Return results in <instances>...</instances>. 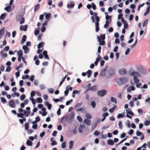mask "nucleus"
Masks as SVG:
<instances>
[{
	"label": "nucleus",
	"mask_w": 150,
	"mask_h": 150,
	"mask_svg": "<svg viewBox=\"0 0 150 150\" xmlns=\"http://www.w3.org/2000/svg\"><path fill=\"white\" fill-rule=\"evenodd\" d=\"M128 80L127 78L123 77L117 79L116 80V81L118 85H122L127 82Z\"/></svg>",
	"instance_id": "3"
},
{
	"label": "nucleus",
	"mask_w": 150,
	"mask_h": 150,
	"mask_svg": "<svg viewBox=\"0 0 150 150\" xmlns=\"http://www.w3.org/2000/svg\"><path fill=\"white\" fill-rule=\"evenodd\" d=\"M51 145L52 146H54L55 145H56L57 144V142L55 141H54L52 142L51 143Z\"/></svg>",
	"instance_id": "59"
},
{
	"label": "nucleus",
	"mask_w": 150,
	"mask_h": 150,
	"mask_svg": "<svg viewBox=\"0 0 150 150\" xmlns=\"http://www.w3.org/2000/svg\"><path fill=\"white\" fill-rule=\"evenodd\" d=\"M126 135V133H123L121 134L120 137L121 138H123L125 137Z\"/></svg>",
	"instance_id": "61"
},
{
	"label": "nucleus",
	"mask_w": 150,
	"mask_h": 150,
	"mask_svg": "<svg viewBox=\"0 0 150 150\" xmlns=\"http://www.w3.org/2000/svg\"><path fill=\"white\" fill-rule=\"evenodd\" d=\"M28 27V26L27 25H25L24 26L21 25L20 26V28L21 30L25 31L27 30Z\"/></svg>",
	"instance_id": "8"
},
{
	"label": "nucleus",
	"mask_w": 150,
	"mask_h": 150,
	"mask_svg": "<svg viewBox=\"0 0 150 150\" xmlns=\"http://www.w3.org/2000/svg\"><path fill=\"white\" fill-rule=\"evenodd\" d=\"M108 67V66H106L104 68L102 69L101 71H102V72H105L107 70Z\"/></svg>",
	"instance_id": "62"
},
{
	"label": "nucleus",
	"mask_w": 150,
	"mask_h": 150,
	"mask_svg": "<svg viewBox=\"0 0 150 150\" xmlns=\"http://www.w3.org/2000/svg\"><path fill=\"white\" fill-rule=\"evenodd\" d=\"M68 117L67 116H64L62 117L61 120V122L62 123H63L66 121L68 119Z\"/></svg>",
	"instance_id": "12"
},
{
	"label": "nucleus",
	"mask_w": 150,
	"mask_h": 150,
	"mask_svg": "<svg viewBox=\"0 0 150 150\" xmlns=\"http://www.w3.org/2000/svg\"><path fill=\"white\" fill-rule=\"evenodd\" d=\"M99 38H100V40H104L105 38V34L100 35Z\"/></svg>",
	"instance_id": "29"
},
{
	"label": "nucleus",
	"mask_w": 150,
	"mask_h": 150,
	"mask_svg": "<svg viewBox=\"0 0 150 150\" xmlns=\"http://www.w3.org/2000/svg\"><path fill=\"white\" fill-rule=\"evenodd\" d=\"M109 24V21H106V23L104 25V27L105 28H108V26Z\"/></svg>",
	"instance_id": "41"
},
{
	"label": "nucleus",
	"mask_w": 150,
	"mask_h": 150,
	"mask_svg": "<svg viewBox=\"0 0 150 150\" xmlns=\"http://www.w3.org/2000/svg\"><path fill=\"white\" fill-rule=\"evenodd\" d=\"M148 21V19H146L144 21V22H143V24H142V25H143V27H144V26H145V25H146V24L147 23Z\"/></svg>",
	"instance_id": "46"
},
{
	"label": "nucleus",
	"mask_w": 150,
	"mask_h": 150,
	"mask_svg": "<svg viewBox=\"0 0 150 150\" xmlns=\"http://www.w3.org/2000/svg\"><path fill=\"white\" fill-rule=\"evenodd\" d=\"M85 127L84 125H80L79 128V131L80 133H81L82 132L83 129Z\"/></svg>",
	"instance_id": "20"
},
{
	"label": "nucleus",
	"mask_w": 150,
	"mask_h": 150,
	"mask_svg": "<svg viewBox=\"0 0 150 150\" xmlns=\"http://www.w3.org/2000/svg\"><path fill=\"white\" fill-rule=\"evenodd\" d=\"M17 54L18 57H23V51L21 50L18 52Z\"/></svg>",
	"instance_id": "17"
},
{
	"label": "nucleus",
	"mask_w": 150,
	"mask_h": 150,
	"mask_svg": "<svg viewBox=\"0 0 150 150\" xmlns=\"http://www.w3.org/2000/svg\"><path fill=\"white\" fill-rule=\"evenodd\" d=\"M134 87L133 86H131L129 87L127 89V91L129 92H130L131 91L135 90Z\"/></svg>",
	"instance_id": "13"
},
{
	"label": "nucleus",
	"mask_w": 150,
	"mask_h": 150,
	"mask_svg": "<svg viewBox=\"0 0 150 150\" xmlns=\"http://www.w3.org/2000/svg\"><path fill=\"white\" fill-rule=\"evenodd\" d=\"M25 98V95L23 94L21 95L20 97V99L21 100H23Z\"/></svg>",
	"instance_id": "49"
},
{
	"label": "nucleus",
	"mask_w": 150,
	"mask_h": 150,
	"mask_svg": "<svg viewBox=\"0 0 150 150\" xmlns=\"http://www.w3.org/2000/svg\"><path fill=\"white\" fill-rule=\"evenodd\" d=\"M124 117V115H123L121 114H119L117 116V117L118 118H121V117Z\"/></svg>",
	"instance_id": "50"
},
{
	"label": "nucleus",
	"mask_w": 150,
	"mask_h": 150,
	"mask_svg": "<svg viewBox=\"0 0 150 150\" xmlns=\"http://www.w3.org/2000/svg\"><path fill=\"white\" fill-rule=\"evenodd\" d=\"M92 5V7L93 9L94 10H95L96 9V5L94 4V3H92L91 4Z\"/></svg>",
	"instance_id": "57"
},
{
	"label": "nucleus",
	"mask_w": 150,
	"mask_h": 150,
	"mask_svg": "<svg viewBox=\"0 0 150 150\" xmlns=\"http://www.w3.org/2000/svg\"><path fill=\"white\" fill-rule=\"evenodd\" d=\"M43 54L45 57L48 59H49V57L47 54V52L46 51H44L43 52Z\"/></svg>",
	"instance_id": "14"
},
{
	"label": "nucleus",
	"mask_w": 150,
	"mask_h": 150,
	"mask_svg": "<svg viewBox=\"0 0 150 150\" xmlns=\"http://www.w3.org/2000/svg\"><path fill=\"white\" fill-rule=\"evenodd\" d=\"M1 100L2 102L4 103L5 104L7 102V101L5 99V98L4 97H2L1 98Z\"/></svg>",
	"instance_id": "30"
},
{
	"label": "nucleus",
	"mask_w": 150,
	"mask_h": 150,
	"mask_svg": "<svg viewBox=\"0 0 150 150\" xmlns=\"http://www.w3.org/2000/svg\"><path fill=\"white\" fill-rule=\"evenodd\" d=\"M108 144L109 145H112L114 144V142L111 139H109L107 141Z\"/></svg>",
	"instance_id": "23"
},
{
	"label": "nucleus",
	"mask_w": 150,
	"mask_h": 150,
	"mask_svg": "<svg viewBox=\"0 0 150 150\" xmlns=\"http://www.w3.org/2000/svg\"><path fill=\"white\" fill-rule=\"evenodd\" d=\"M150 11V6H149L147 8L146 11L145 12L144 14V16L147 15L149 12Z\"/></svg>",
	"instance_id": "19"
},
{
	"label": "nucleus",
	"mask_w": 150,
	"mask_h": 150,
	"mask_svg": "<svg viewBox=\"0 0 150 150\" xmlns=\"http://www.w3.org/2000/svg\"><path fill=\"white\" fill-rule=\"evenodd\" d=\"M4 10L8 12H10L11 11V8L10 6H7L4 8Z\"/></svg>",
	"instance_id": "24"
},
{
	"label": "nucleus",
	"mask_w": 150,
	"mask_h": 150,
	"mask_svg": "<svg viewBox=\"0 0 150 150\" xmlns=\"http://www.w3.org/2000/svg\"><path fill=\"white\" fill-rule=\"evenodd\" d=\"M119 72L120 74L122 75H125L127 74V70L125 69H120Z\"/></svg>",
	"instance_id": "6"
},
{
	"label": "nucleus",
	"mask_w": 150,
	"mask_h": 150,
	"mask_svg": "<svg viewBox=\"0 0 150 150\" xmlns=\"http://www.w3.org/2000/svg\"><path fill=\"white\" fill-rule=\"evenodd\" d=\"M84 122L87 125H90L91 124V121L90 120L86 119L84 120Z\"/></svg>",
	"instance_id": "21"
},
{
	"label": "nucleus",
	"mask_w": 150,
	"mask_h": 150,
	"mask_svg": "<svg viewBox=\"0 0 150 150\" xmlns=\"http://www.w3.org/2000/svg\"><path fill=\"white\" fill-rule=\"evenodd\" d=\"M129 52H130V49L129 48H128L126 51L125 54L126 55H127L129 53Z\"/></svg>",
	"instance_id": "60"
},
{
	"label": "nucleus",
	"mask_w": 150,
	"mask_h": 150,
	"mask_svg": "<svg viewBox=\"0 0 150 150\" xmlns=\"http://www.w3.org/2000/svg\"><path fill=\"white\" fill-rule=\"evenodd\" d=\"M99 4L100 6H103L104 4V2L102 1H100L99 3Z\"/></svg>",
	"instance_id": "56"
},
{
	"label": "nucleus",
	"mask_w": 150,
	"mask_h": 150,
	"mask_svg": "<svg viewBox=\"0 0 150 150\" xmlns=\"http://www.w3.org/2000/svg\"><path fill=\"white\" fill-rule=\"evenodd\" d=\"M91 105L93 108H95L96 107V102L94 101H92L91 102Z\"/></svg>",
	"instance_id": "33"
},
{
	"label": "nucleus",
	"mask_w": 150,
	"mask_h": 150,
	"mask_svg": "<svg viewBox=\"0 0 150 150\" xmlns=\"http://www.w3.org/2000/svg\"><path fill=\"white\" fill-rule=\"evenodd\" d=\"M29 78V75H25V76L23 75L22 77V79H28Z\"/></svg>",
	"instance_id": "44"
},
{
	"label": "nucleus",
	"mask_w": 150,
	"mask_h": 150,
	"mask_svg": "<svg viewBox=\"0 0 150 150\" xmlns=\"http://www.w3.org/2000/svg\"><path fill=\"white\" fill-rule=\"evenodd\" d=\"M123 16V14L122 13H120V14H119L118 16V19H122V18H123L122 17Z\"/></svg>",
	"instance_id": "58"
},
{
	"label": "nucleus",
	"mask_w": 150,
	"mask_h": 150,
	"mask_svg": "<svg viewBox=\"0 0 150 150\" xmlns=\"http://www.w3.org/2000/svg\"><path fill=\"white\" fill-rule=\"evenodd\" d=\"M40 8V5L39 4H37L34 7V11H36L37 10H38Z\"/></svg>",
	"instance_id": "27"
},
{
	"label": "nucleus",
	"mask_w": 150,
	"mask_h": 150,
	"mask_svg": "<svg viewBox=\"0 0 150 150\" xmlns=\"http://www.w3.org/2000/svg\"><path fill=\"white\" fill-rule=\"evenodd\" d=\"M73 101L72 99H71L69 101H67L66 103V105H69L70 103L71 102Z\"/></svg>",
	"instance_id": "55"
},
{
	"label": "nucleus",
	"mask_w": 150,
	"mask_h": 150,
	"mask_svg": "<svg viewBox=\"0 0 150 150\" xmlns=\"http://www.w3.org/2000/svg\"><path fill=\"white\" fill-rule=\"evenodd\" d=\"M130 109H131L130 108H129L126 110V112L127 113L126 116L129 118H131L132 117L128 115V114H129L132 116H133L134 115V113L132 111L130 110Z\"/></svg>",
	"instance_id": "4"
},
{
	"label": "nucleus",
	"mask_w": 150,
	"mask_h": 150,
	"mask_svg": "<svg viewBox=\"0 0 150 150\" xmlns=\"http://www.w3.org/2000/svg\"><path fill=\"white\" fill-rule=\"evenodd\" d=\"M111 101L112 102H115V104L117 103V100L116 98H114L113 97L111 98Z\"/></svg>",
	"instance_id": "39"
},
{
	"label": "nucleus",
	"mask_w": 150,
	"mask_h": 150,
	"mask_svg": "<svg viewBox=\"0 0 150 150\" xmlns=\"http://www.w3.org/2000/svg\"><path fill=\"white\" fill-rule=\"evenodd\" d=\"M25 129L26 130H28V129L29 127V124L28 122L25 123Z\"/></svg>",
	"instance_id": "32"
},
{
	"label": "nucleus",
	"mask_w": 150,
	"mask_h": 150,
	"mask_svg": "<svg viewBox=\"0 0 150 150\" xmlns=\"http://www.w3.org/2000/svg\"><path fill=\"white\" fill-rule=\"evenodd\" d=\"M36 100L38 103H41L42 101V99L41 98H36Z\"/></svg>",
	"instance_id": "37"
},
{
	"label": "nucleus",
	"mask_w": 150,
	"mask_h": 150,
	"mask_svg": "<svg viewBox=\"0 0 150 150\" xmlns=\"http://www.w3.org/2000/svg\"><path fill=\"white\" fill-rule=\"evenodd\" d=\"M118 125L119 127V128L120 129H122V123L121 121H120L119 122Z\"/></svg>",
	"instance_id": "43"
},
{
	"label": "nucleus",
	"mask_w": 150,
	"mask_h": 150,
	"mask_svg": "<svg viewBox=\"0 0 150 150\" xmlns=\"http://www.w3.org/2000/svg\"><path fill=\"white\" fill-rule=\"evenodd\" d=\"M74 6V2L73 1H71L70 3H69L67 4V7L68 8H73Z\"/></svg>",
	"instance_id": "9"
},
{
	"label": "nucleus",
	"mask_w": 150,
	"mask_h": 150,
	"mask_svg": "<svg viewBox=\"0 0 150 150\" xmlns=\"http://www.w3.org/2000/svg\"><path fill=\"white\" fill-rule=\"evenodd\" d=\"M26 36L25 35H24L23 36L22 40L21 41V44H23L26 41Z\"/></svg>",
	"instance_id": "16"
},
{
	"label": "nucleus",
	"mask_w": 150,
	"mask_h": 150,
	"mask_svg": "<svg viewBox=\"0 0 150 150\" xmlns=\"http://www.w3.org/2000/svg\"><path fill=\"white\" fill-rule=\"evenodd\" d=\"M76 111H82V112L84 113L86 112V110L84 109H83L82 108H80L76 109Z\"/></svg>",
	"instance_id": "18"
},
{
	"label": "nucleus",
	"mask_w": 150,
	"mask_h": 150,
	"mask_svg": "<svg viewBox=\"0 0 150 150\" xmlns=\"http://www.w3.org/2000/svg\"><path fill=\"white\" fill-rule=\"evenodd\" d=\"M45 105L47 106L49 110H50L51 109L52 105L51 104L49 103L48 101H47L45 102Z\"/></svg>",
	"instance_id": "15"
},
{
	"label": "nucleus",
	"mask_w": 150,
	"mask_h": 150,
	"mask_svg": "<svg viewBox=\"0 0 150 150\" xmlns=\"http://www.w3.org/2000/svg\"><path fill=\"white\" fill-rule=\"evenodd\" d=\"M1 54L2 56L4 57H6L7 55V54L6 53L2 51L1 52Z\"/></svg>",
	"instance_id": "35"
},
{
	"label": "nucleus",
	"mask_w": 150,
	"mask_h": 150,
	"mask_svg": "<svg viewBox=\"0 0 150 150\" xmlns=\"http://www.w3.org/2000/svg\"><path fill=\"white\" fill-rule=\"evenodd\" d=\"M66 142H64L62 144V148L64 149L66 147Z\"/></svg>",
	"instance_id": "47"
},
{
	"label": "nucleus",
	"mask_w": 150,
	"mask_h": 150,
	"mask_svg": "<svg viewBox=\"0 0 150 150\" xmlns=\"http://www.w3.org/2000/svg\"><path fill=\"white\" fill-rule=\"evenodd\" d=\"M5 17V14H2L0 17L1 19L3 20L4 19Z\"/></svg>",
	"instance_id": "48"
},
{
	"label": "nucleus",
	"mask_w": 150,
	"mask_h": 150,
	"mask_svg": "<svg viewBox=\"0 0 150 150\" xmlns=\"http://www.w3.org/2000/svg\"><path fill=\"white\" fill-rule=\"evenodd\" d=\"M74 144V142L73 141H71L69 142V148L71 149L72 148Z\"/></svg>",
	"instance_id": "34"
},
{
	"label": "nucleus",
	"mask_w": 150,
	"mask_h": 150,
	"mask_svg": "<svg viewBox=\"0 0 150 150\" xmlns=\"http://www.w3.org/2000/svg\"><path fill=\"white\" fill-rule=\"evenodd\" d=\"M51 14L50 13H48L45 16V18L47 21H48L50 17Z\"/></svg>",
	"instance_id": "31"
},
{
	"label": "nucleus",
	"mask_w": 150,
	"mask_h": 150,
	"mask_svg": "<svg viewBox=\"0 0 150 150\" xmlns=\"http://www.w3.org/2000/svg\"><path fill=\"white\" fill-rule=\"evenodd\" d=\"M5 30V28H3L2 29L0 30V36H1V35H3L4 33V31Z\"/></svg>",
	"instance_id": "25"
},
{
	"label": "nucleus",
	"mask_w": 150,
	"mask_h": 150,
	"mask_svg": "<svg viewBox=\"0 0 150 150\" xmlns=\"http://www.w3.org/2000/svg\"><path fill=\"white\" fill-rule=\"evenodd\" d=\"M68 86L67 87V90L64 91V93L65 96H67L68 93L69 89H68Z\"/></svg>",
	"instance_id": "45"
},
{
	"label": "nucleus",
	"mask_w": 150,
	"mask_h": 150,
	"mask_svg": "<svg viewBox=\"0 0 150 150\" xmlns=\"http://www.w3.org/2000/svg\"><path fill=\"white\" fill-rule=\"evenodd\" d=\"M45 43L43 42H41L38 45V48L40 49L42 47H43Z\"/></svg>",
	"instance_id": "22"
},
{
	"label": "nucleus",
	"mask_w": 150,
	"mask_h": 150,
	"mask_svg": "<svg viewBox=\"0 0 150 150\" xmlns=\"http://www.w3.org/2000/svg\"><path fill=\"white\" fill-rule=\"evenodd\" d=\"M17 115L18 117H21V118L23 117V116H24V114L22 113H18L17 114Z\"/></svg>",
	"instance_id": "42"
},
{
	"label": "nucleus",
	"mask_w": 150,
	"mask_h": 150,
	"mask_svg": "<svg viewBox=\"0 0 150 150\" xmlns=\"http://www.w3.org/2000/svg\"><path fill=\"white\" fill-rule=\"evenodd\" d=\"M97 38L98 39V41L100 43V45H105V42L104 40H102V41H101L98 36H97Z\"/></svg>",
	"instance_id": "10"
},
{
	"label": "nucleus",
	"mask_w": 150,
	"mask_h": 150,
	"mask_svg": "<svg viewBox=\"0 0 150 150\" xmlns=\"http://www.w3.org/2000/svg\"><path fill=\"white\" fill-rule=\"evenodd\" d=\"M86 74H87V77L88 78H89L91 76V74H92V71L90 70H88L86 72Z\"/></svg>",
	"instance_id": "26"
},
{
	"label": "nucleus",
	"mask_w": 150,
	"mask_h": 150,
	"mask_svg": "<svg viewBox=\"0 0 150 150\" xmlns=\"http://www.w3.org/2000/svg\"><path fill=\"white\" fill-rule=\"evenodd\" d=\"M108 112H107L103 114V116L104 117H105V118H106V117L108 116Z\"/></svg>",
	"instance_id": "64"
},
{
	"label": "nucleus",
	"mask_w": 150,
	"mask_h": 150,
	"mask_svg": "<svg viewBox=\"0 0 150 150\" xmlns=\"http://www.w3.org/2000/svg\"><path fill=\"white\" fill-rule=\"evenodd\" d=\"M75 116L74 113L72 112L70 115L69 117L71 119H73L74 118Z\"/></svg>",
	"instance_id": "36"
},
{
	"label": "nucleus",
	"mask_w": 150,
	"mask_h": 150,
	"mask_svg": "<svg viewBox=\"0 0 150 150\" xmlns=\"http://www.w3.org/2000/svg\"><path fill=\"white\" fill-rule=\"evenodd\" d=\"M85 117L88 119H91L92 117L91 115L88 113L86 114L85 115Z\"/></svg>",
	"instance_id": "40"
},
{
	"label": "nucleus",
	"mask_w": 150,
	"mask_h": 150,
	"mask_svg": "<svg viewBox=\"0 0 150 150\" xmlns=\"http://www.w3.org/2000/svg\"><path fill=\"white\" fill-rule=\"evenodd\" d=\"M77 119L79 122H82V119L81 117L80 116H77Z\"/></svg>",
	"instance_id": "51"
},
{
	"label": "nucleus",
	"mask_w": 150,
	"mask_h": 150,
	"mask_svg": "<svg viewBox=\"0 0 150 150\" xmlns=\"http://www.w3.org/2000/svg\"><path fill=\"white\" fill-rule=\"evenodd\" d=\"M26 144L28 146H31L32 145V142L29 140H28L26 142Z\"/></svg>",
	"instance_id": "28"
},
{
	"label": "nucleus",
	"mask_w": 150,
	"mask_h": 150,
	"mask_svg": "<svg viewBox=\"0 0 150 150\" xmlns=\"http://www.w3.org/2000/svg\"><path fill=\"white\" fill-rule=\"evenodd\" d=\"M96 90V87L95 86H92V87H91V88H88L87 89H86L85 93L86 92L88 91H95Z\"/></svg>",
	"instance_id": "11"
},
{
	"label": "nucleus",
	"mask_w": 150,
	"mask_h": 150,
	"mask_svg": "<svg viewBox=\"0 0 150 150\" xmlns=\"http://www.w3.org/2000/svg\"><path fill=\"white\" fill-rule=\"evenodd\" d=\"M9 105L12 108H15L16 106L15 102L13 100H11L9 101Z\"/></svg>",
	"instance_id": "7"
},
{
	"label": "nucleus",
	"mask_w": 150,
	"mask_h": 150,
	"mask_svg": "<svg viewBox=\"0 0 150 150\" xmlns=\"http://www.w3.org/2000/svg\"><path fill=\"white\" fill-rule=\"evenodd\" d=\"M48 91L50 93H53L54 90L52 88H50L48 89Z\"/></svg>",
	"instance_id": "54"
},
{
	"label": "nucleus",
	"mask_w": 150,
	"mask_h": 150,
	"mask_svg": "<svg viewBox=\"0 0 150 150\" xmlns=\"http://www.w3.org/2000/svg\"><path fill=\"white\" fill-rule=\"evenodd\" d=\"M144 124L145 126H148L150 124V121L148 120H146L144 122Z\"/></svg>",
	"instance_id": "38"
},
{
	"label": "nucleus",
	"mask_w": 150,
	"mask_h": 150,
	"mask_svg": "<svg viewBox=\"0 0 150 150\" xmlns=\"http://www.w3.org/2000/svg\"><path fill=\"white\" fill-rule=\"evenodd\" d=\"M97 93L98 95L103 96L106 94V91L105 90L98 91Z\"/></svg>",
	"instance_id": "5"
},
{
	"label": "nucleus",
	"mask_w": 150,
	"mask_h": 150,
	"mask_svg": "<svg viewBox=\"0 0 150 150\" xmlns=\"http://www.w3.org/2000/svg\"><path fill=\"white\" fill-rule=\"evenodd\" d=\"M39 31L38 30H35L34 34L35 35H38L39 33Z\"/></svg>",
	"instance_id": "63"
},
{
	"label": "nucleus",
	"mask_w": 150,
	"mask_h": 150,
	"mask_svg": "<svg viewBox=\"0 0 150 150\" xmlns=\"http://www.w3.org/2000/svg\"><path fill=\"white\" fill-rule=\"evenodd\" d=\"M24 113L25 115V116L27 117L29 115L30 113V112H28L26 111H24Z\"/></svg>",
	"instance_id": "52"
},
{
	"label": "nucleus",
	"mask_w": 150,
	"mask_h": 150,
	"mask_svg": "<svg viewBox=\"0 0 150 150\" xmlns=\"http://www.w3.org/2000/svg\"><path fill=\"white\" fill-rule=\"evenodd\" d=\"M100 134V132L98 131H95L94 132V134L96 136H98Z\"/></svg>",
	"instance_id": "53"
},
{
	"label": "nucleus",
	"mask_w": 150,
	"mask_h": 150,
	"mask_svg": "<svg viewBox=\"0 0 150 150\" xmlns=\"http://www.w3.org/2000/svg\"><path fill=\"white\" fill-rule=\"evenodd\" d=\"M129 74L131 76H133V80L134 83H137L136 86L138 88H139L142 85V83H139V80L137 78H140L141 77V74L138 72L136 71H133V68H130L129 71Z\"/></svg>",
	"instance_id": "1"
},
{
	"label": "nucleus",
	"mask_w": 150,
	"mask_h": 150,
	"mask_svg": "<svg viewBox=\"0 0 150 150\" xmlns=\"http://www.w3.org/2000/svg\"><path fill=\"white\" fill-rule=\"evenodd\" d=\"M24 13L23 12H18L16 16V20L17 21H19L20 23L22 24L25 21V19L23 17Z\"/></svg>",
	"instance_id": "2"
}]
</instances>
